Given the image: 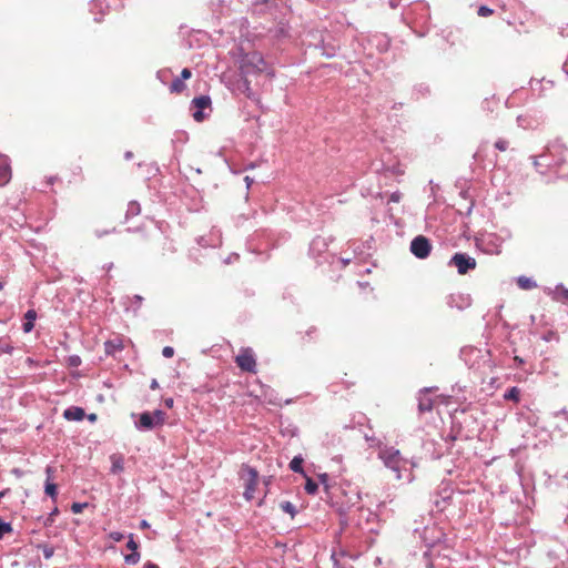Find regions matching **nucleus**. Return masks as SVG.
I'll return each instance as SVG.
<instances>
[{
  "label": "nucleus",
  "instance_id": "2",
  "mask_svg": "<svg viewBox=\"0 0 568 568\" xmlns=\"http://www.w3.org/2000/svg\"><path fill=\"white\" fill-rule=\"evenodd\" d=\"M378 457L383 460L387 468L396 473L397 479L402 478L400 470L406 466L407 462L402 457L398 449L384 446L379 448Z\"/></svg>",
  "mask_w": 568,
  "mask_h": 568
},
{
  "label": "nucleus",
  "instance_id": "6",
  "mask_svg": "<svg viewBox=\"0 0 568 568\" xmlns=\"http://www.w3.org/2000/svg\"><path fill=\"white\" fill-rule=\"evenodd\" d=\"M432 250L429 240L424 235L416 236L410 243V252L418 258H426Z\"/></svg>",
  "mask_w": 568,
  "mask_h": 568
},
{
  "label": "nucleus",
  "instance_id": "45",
  "mask_svg": "<svg viewBox=\"0 0 568 568\" xmlns=\"http://www.w3.org/2000/svg\"><path fill=\"white\" fill-rule=\"evenodd\" d=\"M3 282L0 281V291L3 288Z\"/></svg>",
  "mask_w": 568,
  "mask_h": 568
},
{
  "label": "nucleus",
  "instance_id": "1",
  "mask_svg": "<svg viewBox=\"0 0 568 568\" xmlns=\"http://www.w3.org/2000/svg\"><path fill=\"white\" fill-rule=\"evenodd\" d=\"M241 69L244 73H266L268 77H274V71L270 68L264 60L263 55L258 52H251L243 57Z\"/></svg>",
  "mask_w": 568,
  "mask_h": 568
},
{
  "label": "nucleus",
  "instance_id": "36",
  "mask_svg": "<svg viewBox=\"0 0 568 568\" xmlns=\"http://www.w3.org/2000/svg\"><path fill=\"white\" fill-rule=\"evenodd\" d=\"M58 511H59V510H58V508L55 507V508L53 509V511L50 514V516H49L48 520L52 521V520H53V516H55V515L58 514Z\"/></svg>",
  "mask_w": 568,
  "mask_h": 568
},
{
  "label": "nucleus",
  "instance_id": "22",
  "mask_svg": "<svg viewBox=\"0 0 568 568\" xmlns=\"http://www.w3.org/2000/svg\"><path fill=\"white\" fill-rule=\"evenodd\" d=\"M280 508H281L283 511H285V513L290 514L292 518H293V517L295 516V514H296L295 506H294L291 501H282V503L280 504Z\"/></svg>",
  "mask_w": 568,
  "mask_h": 568
},
{
  "label": "nucleus",
  "instance_id": "7",
  "mask_svg": "<svg viewBox=\"0 0 568 568\" xmlns=\"http://www.w3.org/2000/svg\"><path fill=\"white\" fill-rule=\"evenodd\" d=\"M244 471L246 473L244 497L246 500H252L254 498L256 487L258 484V473L255 468H252L250 466H246L244 468Z\"/></svg>",
  "mask_w": 568,
  "mask_h": 568
},
{
  "label": "nucleus",
  "instance_id": "12",
  "mask_svg": "<svg viewBox=\"0 0 568 568\" xmlns=\"http://www.w3.org/2000/svg\"><path fill=\"white\" fill-rule=\"evenodd\" d=\"M136 427L140 429L150 430L155 427L153 415L149 412H144L140 415L139 422L136 423Z\"/></svg>",
  "mask_w": 568,
  "mask_h": 568
},
{
  "label": "nucleus",
  "instance_id": "25",
  "mask_svg": "<svg viewBox=\"0 0 568 568\" xmlns=\"http://www.w3.org/2000/svg\"><path fill=\"white\" fill-rule=\"evenodd\" d=\"M13 347L11 344L6 339H0V355L2 353L10 354L12 352Z\"/></svg>",
  "mask_w": 568,
  "mask_h": 568
},
{
  "label": "nucleus",
  "instance_id": "32",
  "mask_svg": "<svg viewBox=\"0 0 568 568\" xmlns=\"http://www.w3.org/2000/svg\"><path fill=\"white\" fill-rule=\"evenodd\" d=\"M162 354H163V356H164V357H166V358H171V357H173V355H174V349H173V347H171V346H165V347L162 349Z\"/></svg>",
  "mask_w": 568,
  "mask_h": 568
},
{
  "label": "nucleus",
  "instance_id": "3",
  "mask_svg": "<svg viewBox=\"0 0 568 568\" xmlns=\"http://www.w3.org/2000/svg\"><path fill=\"white\" fill-rule=\"evenodd\" d=\"M235 363L239 368L247 373H256V359L252 348H241L239 355L235 357Z\"/></svg>",
  "mask_w": 568,
  "mask_h": 568
},
{
  "label": "nucleus",
  "instance_id": "11",
  "mask_svg": "<svg viewBox=\"0 0 568 568\" xmlns=\"http://www.w3.org/2000/svg\"><path fill=\"white\" fill-rule=\"evenodd\" d=\"M45 473H47V481H45L44 491L48 496L55 499L58 487L54 483H52V474L54 473V470L52 467L49 466V467H47Z\"/></svg>",
  "mask_w": 568,
  "mask_h": 568
},
{
  "label": "nucleus",
  "instance_id": "24",
  "mask_svg": "<svg viewBox=\"0 0 568 568\" xmlns=\"http://www.w3.org/2000/svg\"><path fill=\"white\" fill-rule=\"evenodd\" d=\"M336 562L341 565L342 568H352V565H346L348 560H351V557L346 556L345 554H341L339 557H335Z\"/></svg>",
  "mask_w": 568,
  "mask_h": 568
},
{
  "label": "nucleus",
  "instance_id": "43",
  "mask_svg": "<svg viewBox=\"0 0 568 568\" xmlns=\"http://www.w3.org/2000/svg\"><path fill=\"white\" fill-rule=\"evenodd\" d=\"M245 181H246V183H247V186H250V184L252 183V179H251L250 176H246V178H245Z\"/></svg>",
  "mask_w": 568,
  "mask_h": 568
},
{
  "label": "nucleus",
  "instance_id": "41",
  "mask_svg": "<svg viewBox=\"0 0 568 568\" xmlns=\"http://www.w3.org/2000/svg\"><path fill=\"white\" fill-rule=\"evenodd\" d=\"M88 419L90 422H95L97 420V415L95 414H90V415H88Z\"/></svg>",
  "mask_w": 568,
  "mask_h": 568
},
{
  "label": "nucleus",
  "instance_id": "17",
  "mask_svg": "<svg viewBox=\"0 0 568 568\" xmlns=\"http://www.w3.org/2000/svg\"><path fill=\"white\" fill-rule=\"evenodd\" d=\"M519 395H520V390L519 388L517 387H511L509 388L505 395H504V398L507 399V400H514V402H519Z\"/></svg>",
  "mask_w": 568,
  "mask_h": 568
},
{
  "label": "nucleus",
  "instance_id": "31",
  "mask_svg": "<svg viewBox=\"0 0 568 568\" xmlns=\"http://www.w3.org/2000/svg\"><path fill=\"white\" fill-rule=\"evenodd\" d=\"M109 537H110L113 541L119 542V541H121V540L123 539V537H124V536H123V534H122V532H120V531H112V532H110Z\"/></svg>",
  "mask_w": 568,
  "mask_h": 568
},
{
  "label": "nucleus",
  "instance_id": "39",
  "mask_svg": "<svg viewBox=\"0 0 568 568\" xmlns=\"http://www.w3.org/2000/svg\"><path fill=\"white\" fill-rule=\"evenodd\" d=\"M514 361L517 362L519 365L524 364V359L521 357H519V356H515Z\"/></svg>",
  "mask_w": 568,
  "mask_h": 568
},
{
  "label": "nucleus",
  "instance_id": "9",
  "mask_svg": "<svg viewBox=\"0 0 568 568\" xmlns=\"http://www.w3.org/2000/svg\"><path fill=\"white\" fill-rule=\"evenodd\" d=\"M126 547L130 550H132V554L126 555L124 557L125 562L129 565L138 564L140 560V554L136 551L139 546H138V542L133 539V534H130Z\"/></svg>",
  "mask_w": 568,
  "mask_h": 568
},
{
  "label": "nucleus",
  "instance_id": "15",
  "mask_svg": "<svg viewBox=\"0 0 568 568\" xmlns=\"http://www.w3.org/2000/svg\"><path fill=\"white\" fill-rule=\"evenodd\" d=\"M517 284L523 290H531V288L536 287V283L531 278L526 277V276H520L517 280Z\"/></svg>",
  "mask_w": 568,
  "mask_h": 568
},
{
  "label": "nucleus",
  "instance_id": "13",
  "mask_svg": "<svg viewBox=\"0 0 568 568\" xmlns=\"http://www.w3.org/2000/svg\"><path fill=\"white\" fill-rule=\"evenodd\" d=\"M37 318V313L34 310H29L26 315H24V322H23V331L26 333H29L33 329L34 327V321Z\"/></svg>",
  "mask_w": 568,
  "mask_h": 568
},
{
  "label": "nucleus",
  "instance_id": "28",
  "mask_svg": "<svg viewBox=\"0 0 568 568\" xmlns=\"http://www.w3.org/2000/svg\"><path fill=\"white\" fill-rule=\"evenodd\" d=\"M477 13L480 17H489L494 13V10L488 8L487 6H480Z\"/></svg>",
  "mask_w": 568,
  "mask_h": 568
},
{
  "label": "nucleus",
  "instance_id": "4",
  "mask_svg": "<svg viewBox=\"0 0 568 568\" xmlns=\"http://www.w3.org/2000/svg\"><path fill=\"white\" fill-rule=\"evenodd\" d=\"M449 264L456 266L458 274L460 275L467 274L470 270H475L477 266L476 260L466 253H455Z\"/></svg>",
  "mask_w": 568,
  "mask_h": 568
},
{
  "label": "nucleus",
  "instance_id": "35",
  "mask_svg": "<svg viewBox=\"0 0 568 568\" xmlns=\"http://www.w3.org/2000/svg\"><path fill=\"white\" fill-rule=\"evenodd\" d=\"M150 387H151L152 389H156V388H159V383H158V381H156V379H152Z\"/></svg>",
  "mask_w": 568,
  "mask_h": 568
},
{
  "label": "nucleus",
  "instance_id": "23",
  "mask_svg": "<svg viewBox=\"0 0 568 568\" xmlns=\"http://www.w3.org/2000/svg\"><path fill=\"white\" fill-rule=\"evenodd\" d=\"M112 471L121 473L123 471V460L121 457L112 456Z\"/></svg>",
  "mask_w": 568,
  "mask_h": 568
},
{
  "label": "nucleus",
  "instance_id": "10",
  "mask_svg": "<svg viewBox=\"0 0 568 568\" xmlns=\"http://www.w3.org/2000/svg\"><path fill=\"white\" fill-rule=\"evenodd\" d=\"M84 416V409L78 406H71L63 412V417L67 420H82Z\"/></svg>",
  "mask_w": 568,
  "mask_h": 568
},
{
  "label": "nucleus",
  "instance_id": "19",
  "mask_svg": "<svg viewBox=\"0 0 568 568\" xmlns=\"http://www.w3.org/2000/svg\"><path fill=\"white\" fill-rule=\"evenodd\" d=\"M151 415H153L155 426L164 424L166 414L163 410L156 409Z\"/></svg>",
  "mask_w": 568,
  "mask_h": 568
},
{
  "label": "nucleus",
  "instance_id": "26",
  "mask_svg": "<svg viewBox=\"0 0 568 568\" xmlns=\"http://www.w3.org/2000/svg\"><path fill=\"white\" fill-rule=\"evenodd\" d=\"M10 531H12L11 525L0 519V539L3 538V536Z\"/></svg>",
  "mask_w": 568,
  "mask_h": 568
},
{
  "label": "nucleus",
  "instance_id": "42",
  "mask_svg": "<svg viewBox=\"0 0 568 568\" xmlns=\"http://www.w3.org/2000/svg\"><path fill=\"white\" fill-rule=\"evenodd\" d=\"M534 166H535V168H538V166H539V162H538L537 158H534Z\"/></svg>",
  "mask_w": 568,
  "mask_h": 568
},
{
  "label": "nucleus",
  "instance_id": "46",
  "mask_svg": "<svg viewBox=\"0 0 568 568\" xmlns=\"http://www.w3.org/2000/svg\"><path fill=\"white\" fill-rule=\"evenodd\" d=\"M4 496V491H0V498Z\"/></svg>",
  "mask_w": 568,
  "mask_h": 568
},
{
  "label": "nucleus",
  "instance_id": "5",
  "mask_svg": "<svg viewBox=\"0 0 568 568\" xmlns=\"http://www.w3.org/2000/svg\"><path fill=\"white\" fill-rule=\"evenodd\" d=\"M191 106L192 109H194V112L192 114L194 121L201 123L207 118V115L204 114L203 111L205 109H212L211 98L209 95L195 97L191 101Z\"/></svg>",
  "mask_w": 568,
  "mask_h": 568
},
{
  "label": "nucleus",
  "instance_id": "21",
  "mask_svg": "<svg viewBox=\"0 0 568 568\" xmlns=\"http://www.w3.org/2000/svg\"><path fill=\"white\" fill-rule=\"evenodd\" d=\"M418 408L420 412H429L433 409V400L428 397L420 398Z\"/></svg>",
  "mask_w": 568,
  "mask_h": 568
},
{
  "label": "nucleus",
  "instance_id": "27",
  "mask_svg": "<svg viewBox=\"0 0 568 568\" xmlns=\"http://www.w3.org/2000/svg\"><path fill=\"white\" fill-rule=\"evenodd\" d=\"M495 148L500 152H505L508 149V141L505 139H498L495 142Z\"/></svg>",
  "mask_w": 568,
  "mask_h": 568
},
{
  "label": "nucleus",
  "instance_id": "8",
  "mask_svg": "<svg viewBox=\"0 0 568 568\" xmlns=\"http://www.w3.org/2000/svg\"><path fill=\"white\" fill-rule=\"evenodd\" d=\"M191 77H192L191 70L187 68H184L181 71V75L175 78L171 82V84L169 87L170 92L173 94H181L186 89L185 80H189Z\"/></svg>",
  "mask_w": 568,
  "mask_h": 568
},
{
  "label": "nucleus",
  "instance_id": "38",
  "mask_svg": "<svg viewBox=\"0 0 568 568\" xmlns=\"http://www.w3.org/2000/svg\"><path fill=\"white\" fill-rule=\"evenodd\" d=\"M144 568H160V567H159L158 565H155V564H153V562H150V561H149V562H146V564L144 565Z\"/></svg>",
  "mask_w": 568,
  "mask_h": 568
},
{
  "label": "nucleus",
  "instance_id": "29",
  "mask_svg": "<svg viewBox=\"0 0 568 568\" xmlns=\"http://www.w3.org/2000/svg\"><path fill=\"white\" fill-rule=\"evenodd\" d=\"M88 506L87 503L84 504H81V503H73L72 506H71V510L73 514H80L83 511V509Z\"/></svg>",
  "mask_w": 568,
  "mask_h": 568
},
{
  "label": "nucleus",
  "instance_id": "18",
  "mask_svg": "<svg viewBox=\"0 0 568 568\" xmlns=\"http://www.w3.org/2000/svg\"><path fill=\"white\" fill-rule=\"evenodd\" d=\"M304 489L308 495H314L316 494L318 486L312 478L306 477Z\"/></svg>",
  "mask_w": 568,
  "mask_h": 568
},
{
  "label": "nucleus",
  "instance_id": "30",
  "mask_svg": "<svg viewBox=\"0 0 568 568\" xmlns=\"http://www.w3.org/2000/svg\"><path fill=\"white\" fill-rule=\"evenodd\" d=\"M115 348L116 349H122L123 346H122L121 343H119V344H114V342H106L105 343V349H106L108 353H111V351L115 349Z\"/></svg>",
  "mask_w": 568,
  "mask_h": 568
},
{
  "label": "nucleus",
  "instance_id": "40",
  "mask_svg": "<svg viewBox=\"0 0 568 568\" xmlns=\"http://www.w3.org/2000/svg\"><path fill=\"white\" fill-rule=\"evenodd\" d=\"M327 478H328L327 474L320 475V479H321L322 483H325L327 480Z\"/></svg>",
  "mask_w": 568,
  "mask_h": 568
},
{
  "label": "nucleus",
  "instance_id": "14",
  "mask_svg": "<svg viewBox=\"0 0 568 568\" xmlns=\"http://www.w3.org/2000/svg\"><path fill=\"white\" fill-rule=\"evenodd\" d=\"M11 180V168L9 164H0V186L6 185Z\"/></svg>",
  "mask_w": 568,
  "mask_h": 568
},
{
  "label": "nucleus",
  "instance_id": "33",
  "mask_svg": "<svg viewBox=\"0 0 568 568\" xmlns=\"http://www.w3.org/2000/svg\"><path fill=\"white\" fill-rule=\"evenodd\" d=\"M399 200H400V194L398 192L392 193V195L389 197V201H392V202H399Z\"/></svg>",
  "mask_w": 568,
  "mask_h": 568
},
{
  "label": "nucleus",
  "instance_id": "20",
  "mask_svg": "<svg viewBox=\"0 0 568 568\" xmlns=\"http://www.w3.org/2000/svg\"><path fill=\"white\" fill-rule=\"evenodd\" d=\"M141 212L140 204L138 202H130L128 204L126 216H135Z\"/></svg>",
  "mask_w": 568,
  "mask_h": 568
},
{
  "label": "nucleus",
  "instance_id": "34",
  "mask_svg": "<svg viewBox=\"0 0 568 568\" xmlns=\"http://www.w3.org/2000/svg\"><path fill=\"white\" fill-rule=\"evenodd\" d=\"M173 403H174L173 398L165 399V406L169 407V408L173 407Z\"/></svg>",
  "mask_w": 568,
  "mask_h": 568
},
{
  "label": "nucleus",
  "instance_id": "44",
  "mask_svg": "<svg viewBox=\"0 0 568 568\" xmlns=\"http://www.w3.org/2000/svg\"><path fill=\"white\" fill-rule=\"evenodd\" d=\"M79 362H80V361H79V358H77V359H73V361H72V363H73L74 365H77Z\"/></svg>",
  "mask_w": 568,
  "mask_h": 568
},
{
  "label": "nucleus",
  "instance_id": "37",
  "mask_svg": "<svg viewBox=\"0 0 568 568\" xmlns=\"http://www.w3.org/2000/svg\"><path fill=\"white\" fill-rule=\"evenodd\" d=\"M140 527H141L142 529H146V528H149V527H150V525H149V523H148L146 520H142V521L140 523Z\"/></svg>",
  "mask_w": 568,
  "mask_h": 568
},
{
  "label": "nucleus",
  "instance_id": "16",
  "mask_svg": "<svg viewBox=\"0 0 568 568\" xmlns=\"http://www.w3.org/2000/svg\"><path fill=\"white\" fill-rule=\"evenodd\" d=\"M303 458L301 456H295L291 463H290V468L294 471V473H301L303 474Z\"/></svg>",
  "mask_w": 568,
  "mask_h": 568
}]
</instances>
